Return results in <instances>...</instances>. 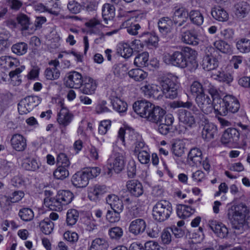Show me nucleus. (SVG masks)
<instances>
[{
	"label": "nucleus",
	"instance_id": "aec40b11",
	"mask_svg": "<svg viewBox=\"0 0 250 250\" xmlns=\"http://www.w3.org/2000/svg\"><path fill=\"white\" fill-rule=\"evenodd\" d=\"M250 11L249 4L246 1H242L234 5L233 12L237 18L242 19L246 17Z\"/></svg>",
	"mask_w": 250,
	"mask_h": 250
},
{
	"label": "nucleus",
	"instance_id": "c756f323",
	"mask_svg": "<svg viewBox=\"0 0 250 250\" xmlns=\"http://www.w3.org/2000/svg\"><path fill=\"white\" fill-rule=\"evenodd\" d=\"M106 203L110 205L112 209L123 211L124 205L122 201L115 194H109L106 198Z\"/></svg>",
	"mask_w": 250,
	"mask_h": 250
},
{
	"label": "nucleus",
	"instance_id": "49530a36",
	"mask_svg": "<svg viewBox=\"0 0 250 250\" xmlns=\"http://www.w3.org/2000/svg\"><path fill=\"white\" fill-rule=\"evenodd\" d=\"M106 191L105 186L96 185L91 189L88 194V197L90 200H95L98 198L99 196L104 193Z\"/></svg>",
	"mask_w": 250,
	"mask_h": 250
},
{
	"label": "nucleus",
	"instance_id": "c85d7f7f",
	"mask_svg": "<svg viewBox=\"0 0 250 250\" xmlns=\"http://www.w3.org/2000/svg\"><path fill=\"white\" fill-rule=\"evenodd\" d=\"M133 18H130L123 22L120 26V28H126L128 34L131 35H136L138 30L141 28L139 24L133 22Z\"/></svg>",
	"mask_w": 250,
	"mask_h": 250
},
{
	"label": "nucleus",
	"instance_id": "f257e3e1",
	"mask_svg": "<svg viewBox=\"0 0 250 250\" xmlns=\"http://www.w3.org/2000/svg\"><path fill=\"white\" fill-rule=\"evenodd\" d=\"M248 212V207L243 203L232 206L228 209V217L234 229H240L245 222L250 228V216L246 219Z\"/></svg>",
	"mask_w": 250,
	"mask_h": 250
},
{
	"label": "nucleus",
	"instance_id": "7c9ffc66",
	"mask_svg": "<svg viewBox=\"0 0 250 250\" xmlns=\"http://www.w3.org/2000/svg\"><path fill=\"white\" fill-rule=\"evenodd\" d=\"M176 211L179 218L186 219L194 213L195 209L189 206L179 204L177 206Z\"/></svg>",
	"mask_w": 250,
	"mask_h": 250
},
{
	"label": "nucleus",
	"instance_id": "a878e982",
	"mask_svg": "<svg viewBox=\"0 0 250 250\" xmlns=\"http://www.w3.org/2000/svg\"><path fill=\"white\" fill-rule=\"evenodd\" d=\"M179 121L188 127H192L195 124V119L193 113L184 109L179 110Z\"/></svg>",
	"mask_w": 250,
	"mask_h": 250
},
{
	"label": "nucleus",
	"instance_id": "f3484780",
	"mask_svg": "<svg viewBox=\"0 0 250 250\" xmlns=\"http://www.w3.org/2000/svg\"><path fill=\"white\" fill-rule=\"evenodd\" d=\"M128 140L135 146L134 152L135 154L141 152L142 150H147V146L139 133L130 131L128 135Z\"/></svg>",
	"mask_w": 250,
	"mask_h": 250
},
{
	"label": "nucleus",
	"instance_id": "393cba45",
	"mask_svg": "<svg viewBox=\"0 0 250 250\" xmlns=\"http://www.w3.org/2000/svg\"><path fill=\"white\" fill-rule=\"evenodd\" d=\"M61 106L62 108L58 114L57 121L60 125L65 127L71 123L73 115L69 112L67 108L63 107L62 103Z\"/></svg>",
	"mask_w": 250,
	"mask_h": 250
},
{
	"label": "nucleus",
	"instance_id": "72a5a7b5",
	"mask_svg": "<svg viewBox=\"0 0 250 250\" xmlns=\"http://www.w3.org/2000/svg\"><path fill=\"white\" fill-rule=\"evenodd\" d=\"M213 110H214L215 114L221 116H226L228 114L227 106H226L224 102V97L222 100L220 98L213 101Z\"/></svg>",
	"mask_w": 250,
	"mask_h": 250
},
{
	"label": "nucleus",
	"instance_id": "412c9836",
	"mask_svg": "<svg viewBox=\"0 0 250 250\" xmlns=\"http://www.w3.org/2000/svg\"><path fill=\"white\" fill-rule=\"evenodd\" d=\"M126 187L128 192L135 197L142 195L144 189L142 183L137 180H130L127 182Z\"/></svg>",
	"mask_w": 250,
	"mask_h": 250
},
{
	"label": "nucleus",
	"instance_id": "6e6552de",
	"mask_svg": "<svg viewBox=\"0 0 250 250\" xmlns=\"http://www.w3.org/2000/svg\"><path fill=\"white\" fill-rule=\"evenodd\" d=\"M195 102L201 111L208 114L212 112L213 107V101L206 94L196 97Z\"/></svg>",
	"mask_w": 250,
	"mask_h": 250
},
{
	"label": "nucleus",
	"instance_id": "7ed1b4c3",
	"mask_svg": "<svg viewBox=\"0 0 250 250\" xmlns=\"http://www.w3.org/2000/svg\"><path fill=\"white\" fill-rule=\"evenodd\" d=\"M177 79L172 74H168L159 79L161 91L166 98L174 99L177 97L180 88Z\"/></svg>",
	"mask_w": 250,
	"mask_h": 250
},
{
	"label": "nucleus",
	"instance_id": "c9c22d12",
	"mask_svg": "<svg viewBox=\"0 0 250 250\" xmlns=\"http://www.w3.org/2000/svg\"><path fill=\"white\" fill-rule=\"evenodd\" d=\"M111 103L113 109L120 114L125 113L127 110V104L118 97L113 98Z\"/></svg>",
	"mask_w": 250,
	"mask_h": 250
},
{
	"label": "nucleus",
	"instance_id": "3c124183",
	"mask_svg": "<svg viewBox=\"0 0 250 250\" xmlns=\"http://www.w3.org/2000/svg\"><path fill=\"white\" fill-rule=\"evenodd\" d=\"M189 19L191 22L197 25H201L204 21L202 14L198 10H192L189 13Z\"/></svg>",
	"mask_w": 250,
	"mask_h": 250
},
{
	"label": "nucleus",
	"instance_id": "5701e85b",
	"mask_svg": "<svg viewBox=\"0 0 250 250\" xmlns=\"http://www.w3.org/2000/svg\"><path fill=\"white\" fill-rule=\"evenodd\" d=\"M89 179L84 171H81L74 174L72 178L71 181L73 185L79 188L85 187L89 183Z\"/></svg>",
	"mask_w": 250,
	"mask_h": 250
},
{
	"label": "nucleus",
	"instance_id": "4c0bfd02",
	"mask_svg": "<svg viewBox=\"0 0 250 250\" xmlns=\"http://www.w3.org/2000/svg\"><path fill=\"white\" fill-rule=\"evenodd\" d=\"M117 50L121 56L125 59L130 58L133 53V49L126 43H119Z\"/></svg>",
	"mask_w": 250,
	"mask_h": 250
},
{
	"label": "nucleus",
	"instance_id": "6e6d98bb",
	"mask_svg": "<svg viewBox=\"0 0 250 250\" xmlns=\"http://www.w3.org/2000/svg\"><path fill=\"white\" fill-rule=\"evenodd\" d=\"M190 92L192 95L196 97L205 94L202 84L197 81H194L191 85Z\"/></svg>",
	"mask_w": 250,
	"mask_h": 250
},
{
	"label": "nucleus",
	"instance_id": "774afa93",
	"mask_svg": "<svg viewBox=\"0 0 250 250\" xmlns=\"http://www.w3.org/2000/svg\"><path fill=\"white\" fill-rule=\"evenodd\" d=\"M89 180L97 177L101 172V169L98 167H88L83 170Z\"/></svg>",
	"mask_w": 250,
	"mask_h": 250
},
{
	"label": "nucleus",
	"instance_id": "8fccbe9b",
	"mask_svg": "<svg viewBox=\"0 0 250 250\" xmlns=\"http://www.w3.org/2000/svg\"><path fill=\"white\" fill-rule=\"evenodd\" d=\"M237 49L242 53L250 52V40L243 38L239 40L236 43Z\"/></svg>",
	"mask_w": 250,
	"mask_h": 250
},
{
	"label": "nucleus",
	"instance_id": "e433bc0d",
	"mask_svg": "<svg viewBox=\"0 0 250 250\" xmlns=\"http://www.w3.org/2000/svg\"><path fill=\"white\" fill-rule=\"evenodd\" d=\"M204 88L211 95L213 101L220 98V91L211 83L208 81L204 83Z\"/></svg>",
	"mask_w": 250,
	"mask_h": 250
},
{
	"label": "nucleus",
	"instance_id": "ddd939ff",
	"mask_svg": "<svg viewBox=\"0 0 250 250\" xmlns=\"http://www.w3.org/2000/svg\"><path fill=\"white\" fill-rule=\"evenodd\" d=\"M240 137V132L235 128H228L223 132L221 138L224 144H234L237 143Z\"/></svg>",
	"mask_w": 250,
	"mask_h": 250
},
{
	"label": "nucleus",
	"instance_id": "423d86ee",
	"mask_svg": "<svg viewBox=\"0 0 250 250\" xmlns=\"http://www.w3.org/2000/svg\"><path fill=\"white\" fill-rule=\"evenodd\" d=\"M189 13L184 7H181L175 10L173 16L174 23L176 25V28H186L188 27V24L186 23L188 21Z\"/></svg>",
	"mask_w": 250,
	"mask_h": 250
},
{
	"label": "nucleus",
	"instance_id": "bb28decb",
	"mask_svg": "<svg viewBox=\"0 0 250 250\" xmlns=\"http://www.w3.org/2000/svg\"><path fill=\"white\" fill-rule=\"evenodd\" d=\"M224 102L228 112L235 113L238 111L240 106V103L234 96L230 95H226L224 97Z\"/></svg>",
	"mask_w": 250,
	"mask_h": 250
},
{
	"label": "nucleus",
	"instance_id": "a18cd8bd",
	"mask_svg": "<svg viewBox=\"0 0 250 250\" xmlns=\"http://www.w3.org/2000/svg\"><path fill=\"white\" fill-rule=\"evenodd\" d=\"M171 20L168 17L161 18L158 22V27L161 32L166 34L170 31Z\"/></svg>",
	"mask_w": 250,
	"mask_h": 250
},
{
	"label": "nucleus",
	"instance_id": "dca6fc26",
	"mask_svg": "<svg viewBox=\"0 0 250 250\" xmlns=\"http://www.w3.org/2000/svg\"><path fill=\"white\" fill-rule=\"evenodd\" d=\"M208 225L218 237L224 238L228 236V229L222 223L216 220H210L208 222Z\"/></svg>",
	"mask_w": 250,
	"mask_h": 250
},
{
	"label": "nucleus",
	"instance_id": "0eeeda50",
	"mask_svg": "<svg viewBox=\"0 0 250 250\" xmlns=\"http://www.w3.org/2000/svg\"><path fill=\"white\" fill-rule=\"evenodd\" d=\"M82 74L75 71H72L67 73L65 78V84L66 87L78 89L81 87L83 83Z\"/></svg>",
	"mask_w": 250,
	"mask_h": 250
},
{
	"label": "nucleus",
	"instance_id": "9d476101",
	"mask_svg": "<svg viewBox=\"0 0 250 250\" xmlns=\"http://www.w3.org/2000/svg\"><path fill=\"white\" fill-rule=\"evenodd\" d=\"M210 52L209 53H206L203 57L202 62L203 68L208 71L216 69L218 66V61L214 54V48H210Z\"/></svg>",
	"mask_w": 250,
	"mask_h": 250
},
{
	"label": "nucleus",
	"instance_id": "0e129e2a",
	"mask_svg": "<svg viewBox=\"0 0 250 250\" xmlns=\"http://www.w3.org/2000/svg\"><path fill=\"white\" fill-rule=\"evenodd\" d=\"M67 8L70 13L76 14L81 12L82 6L78 2L75 0H72L68 2L67 4Z\"/></svg>",
	"mask_w": 250,
	"mask_h": 250
},
{
	"label": "nucleus",
	"instance_id": "e2e57ef3",
	"mask_svg": "<svg viewBox=\"0 0 250 250\" xmlns=\"http://www.w3.org/2000/svg\"><path fill=\"white\" fill-rule=\"evenodd\" d=\"M17 20L19 23L20 24L22 27V30H28L31 23L30 22L29 18L27 16L24 14L20 15L17 17Z\"/></svg>",
	"mask_w": 250,
	"mask_h": 250
},
{
	"label": "nucleus",
	"instance_id": "4d7b16f0",
	"mask_svg": "<svg viewBox=\"0 0 250 250\" xmlns=\"http://www.w3.org/2000/svg\"><path fill=\"white\" fill-rule=\"evenodd\" d=\"M79 217V213L76 209H69L66 215V222L68 225L72 226L76 224Z\"/></svg>",
	"mask_w": 250,
	"mask_h": 250
},
{
	"label": "nucleus",
	"instance_id": "9b49d317",
	"mask_svg": "<svg viewBox=\"0 0 250 250\" xmlns=\"http://www.w3.org/2000/svg\"><path fill=\"white\" fill-rule=\"evenodd\" d=\"M108 163L116 173H119L125 167L124 156L123 153L114 152L108 159Z\"/></svg>",
	"mask_w": 250,
	"mask_h": 250
},
{
	"label": "nucleus",
	"instance_id": "338daca9",
	"mask_svg": "<svg viewBox=\"0 0 250 250\" xmlns=\"http://www.w3.org/2000/svg\"><path fill=\"white\" fill-rule=\"evenodd\" d=\"M161 241L164 244H169L172 240L171 229L167 228L163 230L161 234Z\"/></svg>",
	"mask_w": 250,
	"mask_h": 250
},
{
	"label": "nucleus",
	"instance_id": "a19ab883",
	"mask_svg": "<svg viewBox=\"0 0 250 250\" xmlns=\"http://www.w3.org/2000/svg\"><path fill=\"white\" fill-rule=\"evenodd\" d=\"M108 234L111 240L118 241L123 237L124 230L121 227L116 226L110 228Z\"/></svg>",
	"mask_w": 250,
	"mask_h": 250
},
{
	"label": "nucleus",
	"instance_id": "de8ad7c7",
	"mask_svg": "<svg viewBox=\"0 0 250 250\" xmlns=\"http://www.w3.org/2000/svg\"><path fill=\"white\" fill-rule=\"evenodd\" d=\"M107 246V241L102 238L93 240L88 250H103Z\"/></svg>",
	"mask_w": 250,
	"mask_h": 250
},
{
	"label": "nucleus",
	"instance_id": "37998d69",
	"mask_svg": "<svg viewBox=\"0 0 250 250\" xmlns=\"http://www.w3.org/2000/svg\"><path fill=\"white\" fill-rule=\"evenodd\" d=\"M149 54L146 52L139 54L134 59V64L140 67L146 66L147 65Z\"/></svg>",
	"mask_w": 250,
	"mask_h": 250
},
{
	"label": "nucleus",
	"instance_id": "f8f14e48",
	"mask_svg": "<svg viewBox=\"0 0 250 250\" xmlns=\"http://www.w3.org/2000/svg\"><path fill=\"white\" fill-rule=\"evenodd\" d=\"M202 126V137L205 141H210L217 136L218 129L214 124L207 122Z\"/></svg>",
	"mask_w": 250,
	"mask_h": 250
},
{
	"label": "nucleus",
	"instance_id": "58836bf2",
	"mask_svg": "<svg viewBox=\"0 0 250 250\" xmlns=\"http://www.w3.org/2000/svg\"><path fill=\"white\" fill-rule=\"evenodd\" d=\"M130 78L133 79L136 81H142L145 80L148 76L146 72L141 69H133L129 71L128 73Z\"/></svg>",
	"mask_w": 250,
	"mask_h": 250
},
{
	"label": "nucleus",
	"instance_id": "69168bd1",
	"mask_svg": "<svg viewBox=\"0 0 250 250\" xmlns=\"http://www.w3.org/2000/svg\"><path fill=\"white\" fill-rule=\"evenodd\" d=\"M12 203L10 197L5 195H0V208L3 211H5L9 210Z\"/></svg>",
	"mask_w": 250,
	"mask_h": 250
},
{
	"label": "nucleus",
	"instance_id": "6ab92c4d",
	"mask_svg": "<svg viewBox=\"0 0 250 250\" xmlns=\"http://www.w3.org/2000/svg\"><path fill=\"white\" fill-rule=\"evenodd\" d=\"M10 143L12 148L17 151H23L27 146L26 138L20 134H14L11 137Z\"/></svg>",
	"mask_w": 250,
	"mask_h": 250
},
{
	"label": "nucleus",
	"instance_id": "473e14b6",
	"mask_svg": "<svg viewBox=\"0 0 250 250\" xmlns=\"http://www.w3.org/2000/svg\"><path fill=\"white\" fill-rule=\"evenodd\" d=\"M188 159L196 166L201 165L202 160V153L198 148H192L188 154Z\"/></svg>",
	"mask_w": 250,
	"mask_h": 250
},
{
	"label": "nucleus",
	"instance_id": "13d9d810",
	"mask_svg": "<svg viewBox=\"0 0 250 250\" xmlns=\"http://www.w3.org/2000/svg\"><path fill=\"white\" fill-rule=\"evenodd\" d=\"M215 47L220 52L228 54L231 52L230 45L222 40H218L214 42Z\"/></svg>",
	"mask_w": 250,
	"mask_h": 250
},
{
	"label": "nucleus",
	"instance_id": "864d4df0",
	"mask_svg": "<svg viewBox=\"0 0 250 250\" xmlns=\"http://www.w3.org/2000/svg\"><path fill=\"white\" fill-rule=\"evenodd\" d=\"M69 171L67 167L64 166H59L54 170L53 175L57 179L63 180L69 176Z\"/></svg>",
	"mask_w": 250,
	"mask_h": 250
},
{
	"label": "nucleus",
	"instance_id": "c03bdc74",
	"mask_svg": "<svg viewBox=\"0 0 250 250\" xmlns=\"http://www.w3.org/2000/svg\"><path fill=\"white\" fill-rule=\"evenodd\" d=\"M40 226L42 231L46 235L50 234L54 229V223L48 218L40 222Z\"/></svg>",
	"mask_w": 250,
	"mask_h": 250
},
{
	"label": "nucleus",
	"instance_id": "2f4dec72",
	"mask_svg": "<svg viewBox=\"0 0 250 250\" xmlns=\"http://www.w3.org/2000/svg\"><path fill=\"white\" fill-rule=\"evenodd\" d=\"M212 16L219 21H226L229 19L228 12L220 6L214 7L211 10Z\"/></svg>",
	"mask_w": 250,
	"mask_h": 250
},
{
	"label": "nucleus",
	"instance_id": "f03ea898",
	"mask_svg": "<svg viewBox=\"0 0 250 250\" xmlns=\"http://www.w3.org/2000/svg\"><path fill=\"white\" fill-rule=\"evenodd\" d=\"M73 198V194L71 191L60 190L55 197L45 198L44 204L51 210L60 211L63 207L72 202Z\"/></svg>",
	"mask_w": 250,
	"mask_h": 250
},
{
	"label": "nucleus",
	"instance_id": "4be33fe9",
	"mask_svg": "<svg viewBox=\"0 0 250 250\" xmlns=\"http://www.w3.org/2000/svg\"><path fill=\"white\" fill-rule=\"evenodd\" d=\"M146 223L143 219H136L130 223L129 231L135 236L142 234L146 229Z\"/></svg>",
	"mask_w": 250,
	"mask_h": 250
},
{
	"label": "nucleus",
	"instance_id": "680f3d73",
	"mask_svg": "<svg viewBox=\"0 0 250 250\" xmlns=\"http://www.w3.org/2000/svg\"><path fill=\"white\" fill-rule=\"evenodd\" d=\"M33 109L28 104L24 98L21 100L18 104V111L20 114H25L29 113Z\"/></svg>",
	"mask_w": 250,
	"mask_h": 250
},
{
	"label": "nucleus",
	"instance_id": "1a4fd4ad",
	"mask_svg": "<svg viewBox=\"0 0 250 250\" xmlns=\"http://www.w3.org/2000/svg\"><path fill=\"white\" fill-rule=\"evenodd\" d=\"M153 105V104L146 100L137 101L133 104V108L140 117L146 119Z\"/></svg>",
	"mask_w": 250,
	"mask_h": 250
},
{
	"label": "nucleus",
	"instance_id": "cd10ccee",
	"mask_svg": "<svg viewBox=\"0 0 250 250\" xmlns=\"http://www.w3.org/2000/svg\"><path fill=\"white\" fill-rule=\"evenodd\" d=\"M22 167L27 170L36 171L38 170H42V165L39 161L34 158L27 157L23 159Z\"/></svg>",
	"mask_w": 250,
	"mask_h": 250
},
{
	"label": "nucleus",
	"instance_id": "a211bd4d",
	"mask_svg": "<svg viewBox=\"0 0 250 250\" xmlns=\"http://www.w3.org/2000/svg\"><path fill=\"white\" fill-rule=\"evenodd\" d=\"M97 87L95 80L90 77H85L80 89V91L85 95H92L95 93Z\"/></svg>",
	"mask_w": 250,
	"mask_h": 250
},
{
	"label": "nucleus",
	"instance_id": "052dcab7",
	"mask_svg": "<svg viewBox=\"0 0 250 250\" xmlns=\"http://www.w3.org/2000/svg\"><path fill=\"white\" fill-rule=\"evenodd\" d=\"M19 215L24 221H30L34 217L33 211L28 208L21 209L19 212Z\"/></svg>",
	"mask_w": 250,
	"mask_h": 250
},
{
	"label": "nucleus",
	"instance_id": "ea45409f",
	"mask_svg": "<svg viewBox=\"0 0 250 250\" xmlns=\"http://www.w3.org/2000/svg\"><path fill=\"white\" fill-rule=\"evenodd\" d=\"M14 169V165L13 163L6 160H2L0 166V175L2 177H5L12 172Z\"/></svg>",
	"mask_w": 250,
	"mask_h": 250
},
{
	"label": "nucleus",
	"instance_id": "5fc2aeb1",
	"mask_svg": "<svg viewBox=\"0 0 250 250\" xmlns=\"http://www.w3.org/2000/svg\"><path fill=\"white\" fill-rule=\"evenodd\" d=\"M44 75L48 80L58 79L60 76V72L57 68H47L44 71Z\"/></svg>",
	"mask_w": 250,
	"mask_h": 250
},
{
	"label": "nucleus",
	"instance_id": "f704fd0d",
	"mask_svg": "<svg viewBox=\"0 0 250 250\" xmlns=\"http://www.w3.org/2000/svg\"><path fill=\"white\" fill-rule=\"evenodd\" d=\"M115 16V8L108 3L104 4L102 8V16L106 23L108 20H112Z\"/></svg>",
	"mask_w": 250,
	"mask_h": 250
},
{
	"label": "nucleus",
	"instance_id": "79ce46f5",
	"mask_svg": "<svg viewBox=\"0 0 250 250\" xmlns=\"http://www.w3.org/2000/svg\"><path fill=\"white\" fill-rule=\"evenodd\" d=\"M173 153L176 156H182L185 153V144L181 140H177L172 145Z\"/></svg>",
	"mask_w": 250,
	"mask_h": 250
},
{
	"label": "nucleus",
	"instance_id": "20e7f679",
	"mask_svg": "<svg viewBox=\"0 0 250 250\" xmlns=\"http://www.w3.org/2000/svg\"><path fill=\"white\" fill-rule=\"evenodd\" d=\"M172 212L171 204L168 201L163 200L157 202L152 209V215L155 220L163 222L167 220Z\"/></svg>",
	"mask_w": 250,
	"mask_h": 250
},
{
	"label": "nucleus",
	"instance_id": "bf43d9fd",
	"mask_svg": "<svg viewBox=\"0 0 250 250\" xmlns=\"http://www.w3.org/2000/svg\"><path fill=\"white\" fill-rule=\"evenodd\" d=\"M122 211L114 210H108L106 214V219L110 223L118 222L120 220V213Z\"/></svg>",
	"mask_w": 250,
	"mask_h": 250
},
{
	"label": "nucleus",
	"instance_id": "2eb2a0df",
	"mask_svg": "<svg viewBox=\"0 0 250 250\" xmlns=\"http://www.w3.org/2000/svg\"><path fill=\"white\" fill-rule=\"evenodd\" d=\"M185 51L188 53L186 59L184 68H187L190 71H195L198 67V63L196 59V52L189 47L185 48Z\"/></svg>",
	"mask_w": 250,
	"mask_h": 250
},
{
	"label": "nucleus",
	"instance_id": "09e8293b",
	"mask_svg": "<svg viewBox=\"0 0 250 250\" xmlns=\"http://www.w3.org/2000/svg\"><path fill=\"white\" fill-rule=\"evenodd\" d=\"M214 76L215 79L227 84H229L233 79L231 74L225 71H218L216 74H214Z\"/></svg>",
	"mask_w": 250,
	"mask_h": 250
},
{
	"label": "nucleus",
	"instance_id": "4468645a",
	"mask_svg": "<svg viewBox=\"0 0 250 250\" xmlns=\"http://www.w3.org/2000/svg\"><path fill=\"white\" fill-rule=\"evenodd\" d=\"M183 27L180 28L181 40L186 44L197 45L199 43V36L197 33L193 29L182 31Z\"/></svg>",
	"mask_w": 250,
	"mask_h": 250
},
{
	"label": "nucleus",
	"instance_id": "b1692460",
	"mask_svg": "<svg viewBox=\"0 0 250 250\" xmlns=\"http://www.w3.org/2000/svg\"><path fill=\"white\" fill-rule=\"evenodd\" d=\"M165 114L166 111L164 109L159 106H155L153 104L146 120L150 122L158 124L159 121L164 116Z\"/></svg>",
	"mask_w": 250,
	"mask_h": 250
},
{
	"label": "nucleus",
	"instance_id": "39448f33",
	"mask_svg": "<svg viewBox=\"0 0 250 250\" xmlns=\"http://www.w3.org/2000/svg\"><path fill=\"white\" fill-rule=\"evenodd\" d=\"M186 56L187 54H185L181 51H175L172 54H166L163 57V60L164 62L167 64L184 68Z\"/></svg>",
	"mask_w": 250,
	"mask_h": 250
},
{
	"label": "nucleus",
	"instance_id": "603ef678",
	"mask_svg": "<svg viewBox=\"0 0 250 250\" xmlns=\"http://www.w3.org/2000/svg\"><path fill=\"white\" fill-rule=\"evenodd\" d=\"M11 49L14 53L18 55H22L27 52L28 45L24 42H20L13 45Z\"/></svg>",
	"mask_w": 250,
	"mask_h": 250
}]
</instances>
